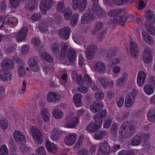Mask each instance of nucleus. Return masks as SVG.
<instances>
[{"label": "nucleus", "mask_w": 155, "mask_h": 155, "mask_svg": "<svg viewBox=\"0 0 155 155\" xmlns=\"http://www.w3.org/2000/svg\"><path fill=\"white\" fill-rule=\"evenodd\" d=\"M28 63L30 67L33 65V64H36L38 63V59L36 57H33L30 58L28 60Z\"/></svg>", "instance_id": "de8ad7c7"}, {"label": "nucleus", "mask_w": 155, "mask_h": 155, "mask_svg": "<svg viewBox=\"0 0 155 155\" xmlns=\"http://www.w3.org/2000/svg\"><path fill=\"white\" fill-rule=\"evenodd\" d=\"M71 29L68 26H66L60 29L58 31L59 36L62 39L66 40L68 39Z\"/></svg>", "instance_id": "9b49d317"}, {"label": "nucleus", "mask_w": 155, "mask_h": 155, "mask_svg": "<svg viewBox=\"0 0 155 155\" xmlns=\"http://www.w3.org/2000/svg\"><path fill=\"white\" fill-rule=\"evenodd\" d=\"M57 9L58 12L62 13L66 10V8L63 3L59 2L57 4Z\"/></svg>", "instance_id": "a18cd8bd"}, {"label": "nucleus", "mask_w": 155, "mask_h": 155, "mask_svg": "<svg viewBox=\"0 0 155 155\" xmlns=\"http://www.w3.org/2000/svg\"><path fill=\"white\" fill-rule=\"evenodd\" d=\"M128 17V15L127 14H125L120 17L119 18V21L121 26H123L124 25V22L126 21Z\"/></svg>", "instance_id": "680f3d73"}, {"label": "nucleus", "mask_w": 155, "mask_h": 155, "mask_svg": "<svg viewBox=\"0 0 155 155\" xmlns=\"http://www.w3.org/2000/svg\"><path fill=\"white\" fill-rule=\"evenodd\" d=\"M95 96L96 98V100H99V101L102 100L104 97V94L100 91H98L95 94Z\"/></svg>", "instance_id": "4d7b16f0"}, {"label": "nucleus", "mask_w": 155, "mask_h": 155, "mask_svg": "<svg viewBox=\"0 0 155 155\" xmlns=\"http://www.w3.org/2000/svg\"><path fill=\"white\" fill-rule=\"evenodd\" d=\"M30 132L35 143L41 144L43 141L42 134L37 128L32 127L30 129Z\"/></svg>", "instance_id": "7ed1b4c3"}, {"label": "nucleus", "mask_w": 155, "mask_h": 155, "mask_svg": "<svg viewBox=\"0 0 155 155\" xmlns=\"http://www.w3.org/2000/svg\"><path fill=\"white\" fill-rule=\"evenodd\" d=\"M111 147L108 142L104 140L99 143L97 155H108L110 152Z\"/></svg>", "instance_id": "f03ea898"}, {"label": "nucleus", "mask_w": 155, "mask_h": 155, "mask_svg": "<svg viewBox=\"0 0 155 155\" xmlns=\"http://www.w3.org/2000/svg\"><path fill=\"white\" fill-rule=\"evenodd\" d=\"M134 126L128 122L123 124L120 128V135L124 138L129 137L134 134Z\"/></svg>", "instance_id": "f257e3e1"}, {"label": "nucleus", "mask_w": 155, "mask_h": 155, "mask_svg": "<svg viewBox=\"0 0 155 155\" xmlns=\"http://www.w3.org/2000/svg\"><path fill=\"white\" fill-rule=\"evenodd\" d=\"M84 78L86 84L88 86L91 85L92 80L89 76L87 74H85L84 75Z\"/></svg>", "instance_id": "338daca9"}, {"label": "nucleus", "mask_w": 155, "mask_h": 155, "mask_svg": "<svg viewBox=\"0 0 155 155\" xmlns=\"http://www.w3.org/2000/svg\"><path fill=\"white\" fill-rule=\"evenodd\" d=\"M138 94V91L134 89L131 93H129L126 95L125 105L126 107H131L134 103L136 97Z\"/></svg>", "instance_id": "20e7f679"}, {"label": "nucleus", "mask_w": 155, "mask_h": 155, "mask_svg": "<svg viewBox=\"0 0 155 155\" xmlns=\"http://www.w3.org/2000/svg\"><path fill=\"white\" fill-rule=\"evenodd\" d=\"M64 12V18L66 20H68L71 18L72 13L70 7L66 8V10Z\"/></svg>", "instance_id": "4c0bfd02"}, {"label": "nucleus", "mask_w": 155, "mask_h": 155, "mask_svg": "<svg viewBox=\"0 0 155 155\" xmlns=\"http://www.w3.org/2000/svg\"><path fill=\"white\" fill-rule=\"evenodd\" d=\"M130 52L132 57L133 58H137L139 54L138 48L137 44L131 41L130 44Z\"/></svg>", "instance_id": "4468645a"}, {"label": "nucleus", "mask_w": 155, "mask_h": 155, "mask_svg": "<svg viewBox=\"0 0 155 155\" xmlns=\"http://www.w3.org/2000/svg\"><path fill=\"white\" fill-rule=\"evenodd\" d=\"M141 142L140 137L138 136H135L132 139L131 143L134 146H137L139 145Z\"/></svg>", "instance_id": "c03bdc74"}, {"label": "nucleus", "mask_w": 155, "mask_h": 155, "mask_svg": "<svg viewBox=\"0 0 155 155\" xmlns=\"http://www.w3.org/2000/svg\"><path fill=\"white\" fill-rule=\"evenodd\" d=\"M61 133V131L57 129H53L51 133V138L53 141H56L59 139L58 135Z\"/></svg>", "instance_id": "7c9ffc66"}, {"label": "nucleus", "mask_w": 155, "mask_h": 155, "mask_svg": "<svg viewBox=\"0 0 155 155\" xmlns=\"http://www.w3.org/2000/svg\"><path fill=\"white\" fill-rule=\"evenodd\" d=\"M51 49L53 52L54 54L60 51L59 46L58 42H55L52 44Z\"/></svg>", "instance_id": "603ef678"}, {"label": "nucleus", "mask_w": 155, "mask_h": 155, "mask_svg": "<svg viewBox=\"0 0 155 155\" xmlns=\"http://www.w3.org/2000/svg\"><path fill=\"white\" fill-rule=\"evenodd\" d=\"M107 132L106 130L103 131L98 130L95 133L94 137L95 139L97 140H101L103 138L104 136L107 134Z\"/></svg>", "instance_id": "cd10ccee"}, {"label": "nucleus", "mask_w": 155, "mask_h": 155, "mask_svg": "<svg viewBox=\"0 0 155 155\" xmlns=\"http://www.w3.org/2000/svg\"><path fill=\"white\" fill-rule=\"evenodd\" d=\"M116 51L112 50H110L108 51L106 57L109 59H110L116 54Z\"/></svg>", "instance_id": "13d9d810"}, {"label": "nucleus", "mask_w": 155, "mask_h": 155, "mask_svg": "<svg viewBox=\"0 0 155 155\" xmlns=\"http://www.w3.org/2000/svg\"><path fill=\"white\" fill-rule=\"evenodd\" d=\"M82 97L81 94L80 93H77L73 97V99L75 106L77 107H79L81 106V100Z\"/></svg>", "instance_id": "c85d7f7f"}, {"label": "nucleus", "mask_w": 155, "mask_h": 155, "mask_svg": "<svg viewBox=\"0 0 155 155\" xmlns=\"http://www.w3.org/2000/svg\"><path fill=\"white\" fill-rule=\"evenodd\" d=\"M11 78V74L7 72L0 69V79L4 81H8Z\"/></svg>", "instance_id": "393cba45"}, {"label": "nucleus", "mask_w": 155, "mask_h": 155, "mask_svg": "<svg viewBox=\"0 0 155 155\" xmlns=\"http://www.w3.org/2000/svg\"><path fill=\"white\" fill-rule=\"evenodd\" d=\"M143 37L147 43L149 44H152L153 42L152 38L147 32L142 33Z\"/></svg>", "instance_id": "2f4dec72"}, {"label": "nucleus", "mask_w": 155, "mask_h": 155, "mask_svg": "<svg viewBox=\"0 0 155 155\" xmlns=\"http://www.w3.org/2000/svg\"><path fill=\"white\" fill-rule=\"evenodd\" d=\"M25 65V64H21V65L18 66V75L20 77H23L26 74V71L24 68Z\"/></svg>", "instance_id": "79ce46f5"}, {"label": "nucleus", "mask_w": 155, "mask_h": 155, "mask_svg": "<svg viewBox=\"0 0 155 155\" xmlns=\"http://www.w3.org/2000/svg\"><path fill=\"white\" fill-rule=\"evenodd\" d=\"M77 137V135L76 134H68L65 137L64 143L68 145H72L75 143Z\"/></svg>", "instance_id": "2eb2a0df"}, {"label": "nucleus", "mask_w": 155, "mask_h": 155, "mask_svg": "<svg viewBox=\"0 0 155 155\" xmlns=\"http://www.w3.org/2000/svg\"><path fill=\"white\" fill-rule=\"evenodd\" d=\"M80 1L81 0H72L71 5L74 10H76L78 8Z\"/></svg>", "instance_id": "8fccbe9b"}, {"label": "nucleus", "mask_w": 155, "mask_h": 155, "mask_svg": "<svg viewBox=\"0 0 155 155\" xmlns=\"http://www.w3.org/2000/svg\"><path fill=\"white\" fill-rule=\"evenodd\" d=\"M145 16L148 20L151 21L152 23H155V15L151 10H146L145 12Z\"/></svg>", "instance_id": "bb28decb"}, {"label": "nucleus", "mask_w": 155, "mask_h": 155, "mask_svg": "<svg viewBox=\"0 0 155 155\" xmlns=\"http://www.w3.org/2000/svg\"><path fill=\"white\" fill-rule=\"evenodd\" d=\"M110 132L112 135L114 136L117 135V124H114L111 125Z\"/></svg>", "instance_id": "6e6d98bb"}, {"label": "nucleus", "mask_w": 155, "mask_h": 155, "mask_svg": "<svg viewBox=\"0 0 155 155\" xmlns=\"http://www.w3.org/2000/svg\"><path fill=\"white\" fill-rule=\"evenodd\" d=\"M98 81L100 83L101 85L104 87H106L109 84V81L105 77H99L98 78Z\"/></svg>", "instance_id": "a19ab883"}, {"label": "nucleus", "mask_w": 155, "mask_h": 155, "mask_svg": "<svg viewBox=\"0 0 155 155\" xmlns=\"http://www.w3.org/2000/svg\"><path fill=\"white\" fill-rule=\"evenodd\" d=\"M104 26V24L102 22L99 21L96 22L95 24L94 29L97 31H98L102 29Z\"/></svg>", "instance_id": "3c124183"}, {"label": "nucleus", "mask_w": 155, "mask_h": 155, "mask_svg": "<svg viewBox=\"0 0 155 155\" xmlns=\"http://www.w3.org/2000/svg\"><path fill=\"white\" fill-rule=\"evenodd\" d=\"M144 52L143 53V60L145 63H149L152 60V56L150 48L146 47L144 48Z\"/></svg>", "instance_id": "ddd939ff"}, {"label": "nucleus", "mask_w": 155, "mask_h": 155, "mask_svg": "<svg viewBox=\"0 0 155 155\" xmlns=\"http://www.w3.org/2000/svg\"><path fill=\"white\" fill-rule=\"evenodd\" d=\"M28 29L26 27H23L18 31V34L17 35L16 39L19 41L24 40L27 35Z\"/></svg>", "instance_id": "dca6fc26"}, {"label": "nucleus", "mask_w": 155, "mask_h": 155, "mask_svg": "<svg viewBox=\"0 0 155 155\" xmlns=\"http://www.w3.org/2000/svg\"><path fill=\"white\" fill-rule=\"evenodd\" d=\"M92 9L99 17H104L106 16V12L100 6L98 3H93L92 6Z\"/></svg>", "instance_id": "0eeeda50"}, {"label": "nucleus", "mask_w": 155, "mask_h": 155, "mask_svg": "<svg viewBox=\"0 0 155 155\" xmlns=\"http://www.w3.org/2000/svg\"><path fill=\"white\" fill-rule=\"evenodd\" d=\"M87 5V0H81L79 6V11L80 12H83Z\"/></svg>", "instance_id": "e433bc0d"}, {"label": "nucleus", "mask_w": 155, "mask_h": 155, "mask_svg": "<svg viewBox=\"0 0 155 155\" xmlns=\"http://www.w3.org/2000/svg\"><path fill=\"white\" fill-rule=\"evenodd\" d=\"M7 2L6 1H2L0 4V10L1 12H4L7 8Z\"/></svg>", "instance_id": "0e129e2a"}, {"label": "nucleus", "mask_w": 155, "mask_h": 155, "mask_svg": "<svg viewBox=\"0 0 155 155\" xmlns=\"http://www.w3.org/2000/svg\"><path fill=\"white\" fill-rule=\"evenodd\" d=\"M107 114V111L105 110H104L101 112L97 114L94 117V119L95 121L94 123L97 125H99L101 127L103 118L106 116Z\"/></svg>", "instance_id": "1a4fd4ad"}, {"label": "nucleus", "mask_w": 155, "mask_h": 155, "mask_svg": "<svg viewBox=\"0 0 155 155\" xmlns=\"http://www.w3.org/2000/svg\"><path fill=\"white\" fill-rule=\"evenodd\" d=\"M146 78L145 73L142 71H140L138 74L137 79V83L139 86L141 87L143 85Z\"/></svg>", "instance_id": "aec40b11"}, {"label": "nucleus", "mask_w": 155, "mask_h": 155, "mask_svg": "<svg viewBox=\"0 0 155 155\" xmlns=\"http://www.w3.org/2000/svg\"><path fill=\"white\" fill-rule=\"evenodd\" d=\"M154 88V87H153L150 85L147 84L144 86L143 90L147 94L150 95L153 93Z\"/></svg>", "instance_id": "c9c22d12"}, {"label": "nucleus", "mask_w": 155, "mask_h": 155, "mask_svg": "<svg viewBox=\"0 0 155 155\" xmlns=\"http://www.w3.org/2000/svg\"><path fill=\"white\" fill-rule=\"evenodd\" d=\"M53 116L55 118H61L63 116V113L61 111L54 109L52 111Z\"/></svg>", "instance_id": "58836bf2"}, {"label": "nucleus", "mask_w": 155, "mask_h": 155, "mask_svg": "<svg viewBox=\"0 0 155 155\" xmlns=\"http://www.w3.org/2000/svg\"><path fill=\"white\" fill-rule=\"evenodd\" d=\"M65 127L67 128H74L76 127L78 122L77 117H74L71 115L68 116L65 118Z\"/></svg>", "instance_id": "39448f33"}, {"label": "nucleus", "mask_w": 155, "mask_h": 155, "mask_svg": "<svg viewBox=\"0 0 155 155\" xmlns=\"http://www.w3.org/2000/svg\"><path fill=\"white\" fill-rule=\"evenodd\" d=\"M78 17L79 15L77 13H74L72 15L70 21L71 25H74L77 23Z\"/></svg>", "instance_id": "ea45409f"}, {"label": "nucleus", "mask_w": 155, "mask_h": 155, "mask_svg": "<svg viewBox=\"0 0 155 155\" xmlns=\"http://www.w3.org/2000/svg\"><path fill=\"white\" fill-rule=\"evenodd\" d=\"M48 96L47 99L48 101L51 103L56 102L60 99L57 93L56 92H50L48 94Z\"/></svg>", "instance_id": "a211bd4d"}, {"label": "nucleus", "mask_w": 155, "mask_h": 155, "mask_svg": "<svg viewBox=\"0 0 155 155\" xmlns=\"http://www.w3.org/2000/svg\"><path fill=\"white\" fill-rule=\"evenodd\" d=\"M46 147L48 152L53 154H55L57 152V147L54 144L51 143L48 140L46 141Z\"/></svg>", "instance_id": "b1692460"}, {"label": "nucleus", "mask_w": 155, "mask_h": 155, "mask_svg": "<svg viewBox=\"0 0 155 155\" xmlns=\"http://www.w3.org/2000/svg\"><path fill=\"white\" fill-rule=\"evenodd\" d=\"M103 103L99 100H95L90 107V109L92 112L96 113L99 112L103 108Z\"/></svg>", "instance_id": "f8f14e48"}, {"label": "nucleus", "mask_w": 155, "mask_h": 155, "mask_svg": "<svg viewBox=\"0 0 155 155\" xmlns=\"http://www.w3.org/2000/svg\"><path fill=\"white\" fill-rule=\"evenodd\" d=\"M129 1V0H112V1L117 6L123 5Z\"/></svg>", "instance_id": "864d4df0"}, {"label": "nucleus", "mask_w": 155, "mask_h": 155, "mask_svg": "<svg viewBox=\"0 0 155 155\" xmlns=\"http://www.w3.org/2000/svg\"><path fill=\"white\" fill-rule=\"evenodd\" d=\"M2 70L4 71L13 69L14 68V65L12 60L9 58H5L1 62Z\"/></svg>", "instance_id": "423d86ee"}, {"label": "nucleus", "mask_w": 155, "mask_h": 155, "mask_svg": "<svg viewBox=\"0 0 155 155\" xmlns=\"http://www.w3.org/2000/svg\"><path fill=\"white\" fill-rule=\"evenodd\" d=\"M68 58L70 61L73 62L76 58L75 52L71 49H69L68 54Z\"/></svg>", "instance_id": "72a5a7b5"}, {"label": "nucleus", "mask_w": 155, "mask_h": 155, "mask_svg": "<svg viewBox=\"0 0 155 155\" xmlns=\"http://www.w3.org/2000/svg\"><path fill=\"white\" fill-rule=\"evenodd\" d=\"M101 127L94 122L91 121L87 126L86 129L90 133H93L99 129Z\"/></svg>", "instance_id": "412c9836"}, {"label": "nucleus", "mask_w": 155, "mask_h": 155, "mask_svg": "<svg viewBox=\"0 0 155 155\" xmlns=\"http://www.w3.org/2000/svg\"><path fill=\"white\" fill-rule=\"evenodd\" d=\"M5 21L6 22L7 25H12V27H15L17 24V19L16 18L12 16H6L5 17Z\"/></svg>", "instance_id": "5701e85b"}, {"label": "nucleus", "mask_w": 155, "mask_h": 155, "mask_svg": "<svg viewBox=\"0 0 155 155\" xmlns=\"http://www.w3.org/2000/svg\"><path fill=\"white\" fill-rule=\"evenodd\" d=\"M8 152L6 146L2 145L0 148V155H8Z\"/></svg>", "instance_id": "49530a36"}, {"label": "nucleus", "mask_w": 155, "mask_h": 155, "mask_svg": "<svg viewBox=\"0 0 155 155\" xmlns=\"http://www.w3.org/2000/svg\"><path fill=\"white\" fill-rule=\"evenodd\" d=\"M37 2L36 0H30L26 7L28 10H33L37 6Z\"/></svg>", "instance_id": "473e14b6"}, {"label": "nucleus", "mask_w": 155, "mask_h": 155, "mask_svg": "<svg viewBox=\"0 0 155 155\" xmlns=\"http://www.w3.org/2000/svg\"><path fill=\"white\" fill-rule=\"evenodd\" d=\"M0 126L2 129L6 130L8 127L7 120L4 119H1L0 120Z\"/></svg>", "instance_id": "5fc2aeb1"}, {"label": "nucleus", "mask_w": 155, "mask_h": 155, "mask_svg": "<svg viewBox=\"0 0 155 155\" xmlns=\"http://www.w3.org/2000/svg\"><path fill=\"white\" fill-rule=\"evenodd\" d=\"M122 11L121 9H112L108 12V14L109 16L115 17L118 14L122 12Z\"/></svg>", "instance_id": "37998d69"}, {"label": "nucleus", "mask_w": 155, "mask_h": 155, "mask_svg": "<svg viewBox=\"0 0 155 155\" xmlns=\"http://www.w3.org/2000/svg\"><path fill=\"white\" fill-rule=\"evenodd\" d=\"M68 50V48L66 44L63 43L61 48V52L65 57H66V54L67 53Z\"/></svg>", "instance_id": "e2e57ef3"}, {"label": "nucleus", "mask_w": 155, "mask_h": 155, "mask_svg": "<svg viewBox=\"0 0 155 155\" xmlns=\"http://www.w3.org/2000/svg\"><path fill=\"white\" fill-rule=\"evenodd\" d=\"M13 136L16 143L19 144L23 143L26 141L24 134L20 131H15L13 133Z\"/></svg>", "instance_id": "9d476101"}, {"label": "nucleus", "mask_w": 155, "mask_h": 155, "mask_svg": "<svg viewBox=\"0 0 155 155\" xmlns=\"http://www.w3.org/2000/svg\"><path fill=\"white\" fill-rule=\"evenodd\" d=\"M37 155H46L45 149L44 147H40L37 150Z\"/></svg>", "instance_id": "69168bd1"}, {"label": "nucleus", "mask_w": 155, "mask_h": 155, "mask_svg": "<svg viewBox=\"0 0 155 155\" xmlns=\"http://www.w3.org/2000/svg\"><path fill=\"white\" fill-rule=\"evenodd\" d=\"M148 84L155 88V77L153 76L150 77L149 79Z\"/></svg>", "instance_id": "774afa93"}, {"label": "nucleus", "mask_w": 155, "mask_h": 155, "mask_svg": "<svg viewBox=\"0 0 155 155\" xmlns=\"http://www.w3.org/2000/svg\"><path fill=\"white\" fill-rule=\"evenodd\" d=\"M95 18L94 16L91 13H85L82 16L81 23L84 24L89 23L91 20Z\"/></svg>", "instance_id": "6ab92c4d"}, {"label": "nucleus", "mask_w": 155, "mask_h": 155, "mask_svg": "<svg viewBox=\"0 0 155 155\" xmlns=\"http://www.w3.org/2000/svg\"><path fill=\"white\" fill-rule=\"evenodd\" d=\"M42 117L44 120L48 121L50 119V114L48 109L44 108L41 111Z\"/></svg>", "instance_id": "c756f323"}, {"label": "nucleus", "mask_w": 155, "mask_h": 155, "mask_svg": "<svg viewBox=\"0 0 155 155\" xmlns=\"http://www.w3.org/2000/svg\"><path fill=\"white\" fill-rule=\"evenodd\" d=\"M97 50V47L94 44L89 45L85 50V54L87 58L89 60H91L93 58L94 53Z\"/></svg>", "instance_id": "6e6552de"}, {"label": "nucleus", "mask_w": 155, "mask_h": 155, "mask_svg": "<svg viewBox=\"0 0 155 155\" xmlns=\"http://www.w3.org/2000/svg\"><path fill=\"white\" fill-rule=\"evenodd\" d=\"M151 21H146L144 24L146 30L150 34L155 35V28L152 25Z\"/></svg>", "instance_id": "a878e982"}, {"label": "nucleus", "mask_w": 155, "mask_h": 155, "mask_svg": "<svg viewBox=\"0 0 155 155\" xmlns=\"http://www.w3.org/2000/svg\"><path fill=\"white\" fill-rule=\"evenodd\" d=\"M47 27L46 22L45 21H42L39 22L38 26L40 31L43 32H45L47 31Z\"/></svg>", "instance_id": "f704fd0d"}, {"label": "nucleus", "mask_w": 155, "mask_h": 155, "mask_svg": "<svg viewBox=\"0 0 155 155\" xmlns=\"http://www.w3.org/2000/svg\"><path fill=\"white\" fill-rule=\"evenodd\" d=\"M118 155H134V154L131 151L122 150L118 153Z\"/></svg>", "instance_id": "052dcab7"}, {"label": "nucleus", "mask_w": 155, "mask_h": 155, "mask_svg": "<svg viewBox=\"0 0 155 155\" xmlns=\"http://www.w3.org/2000/svg\"><path fill=\"white\" fill-rule=\"evenodd\" d=\"M94 68L97 71L101 73H104L106 70L105 64L101 62L95 63L94 64Z\"/></svg>", "instance_id": "4be33fe9"}, {"label": "nucleus", "mask_w": 155, "mask_h": 155, "mask_svg": "<svg viewBox=\"0 0 155 155\" xmlns=\"http://www.w3.org/2000/svg\"><path fill=\"white\" fill-rule=\"evenodd\" d=\"M21 0H9L12 7L13 8H17L19 6Z\"/></svg>", "instance_id": "09e8293b"}, {"label": "nucleus", "mask_w": 155, "mask_h": 155, "mask_svg": "<svg viewBox=\"0 0 155 155\" xmlns=\"http://www.w3.org/2000/svg\"><path fill=\"white\" fill-rule=\"evenodd\" d=\"M41 17V14L39 13H37L31 15V19L33 21H37L40 19Z\"/></svg>", "instance_id": "bf43d9fd"}, {"label": "nucleus", "mask_w": 155, "mask_h": 155, "mask_svg": "<svg viewBox=\"0 0 155 155\" xmlns=\"http://www.w3.org/2000/svg\"><path fill=\"white\" fill-rule=\"evenodd\" d=\"M53 3L51 0H42L40 5V8L47 11L53 6Z\"/></svg>", "instance_id": "f3484780"}]
</instances>
